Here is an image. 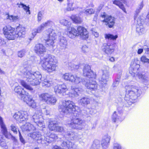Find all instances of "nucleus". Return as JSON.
Masks as SVG:
<instances>
[{"mask_svg": "<svg viewBox=\"0 0 149 149\" xmlns=\"http://www.w3.org/2000/svg\"><path fill=\"white\" fill-rule=\"evenodd\" d=\"M126 93L124 99L125 102L121 101L118 103L117 111H115L113 114L112 120L114 122L118 120L121 121L122 116V109L123 107L128 106L136 101L137 97L141 94V90L137 87L134 86H126Z\"/></svg>", "mask_w": 149, "mask_h": 149, "instance_id": "nucleus-1", "label": "nucleus"}, {"mask_svg": "<svg viewBox=\"0 0 149 149\" xmlns=\"http://www.w3.org/2000/svg\"><path fill=\"white\" fill-rule=\"evenodd\" d=\"M75 104L70 100H65L58 107L59 111L65 114L73 113L72 118L67 123L70 127L73 129L81 130L83 128L84 121L78 117L81 114L80 111L76 110Z\"/></svg>", "mask_w": 149, "mask_h": 149, "instance_id": "nucleus-2", "label": "nucleus"}, {"mask_svg": "<svg viewBox=\"0 0 149 149\" xmlns=\"http://www.w3.org/2000/svg\"><path fill=\"white\" fill-rule=\"evenodd\" d=\"M56 57L49 54L40 60V64L42 69L48 72H51L56 70Z\"/></svg>", "mask_w": 149, "mask_h": 149, "instance_id": "nucleus-3", "label": "nucleus"}, {"mask_svg": "<svg viewBox=\"0 0 149 149\" xmlns=\"http://www.w3.org/2000/svg\"><path fill=\"white\" fill-rule=\"evenodd\" d=\"M21 72L24 74V77L26 78V81L32 86H37L39 84L41 81L42 76L38 71L32 72L27 71L24 68Z\"/></svg>", "mask_w": 149, "mask_h": 149, "instance_id": "nucleus-4", "label": "nucleus"}, {"mask_svg": "<svg viewBox=\"0 0 149 149\" xmlns=\"http://www.w3.org/2000/svg\"><path fill=\"white\" fill-rule=\"evenodd\" d=\"M140 67V65L136 63H134L133 67L130 69V72L134 77L136 75L138 78L142 82H147L149 80V77L145 75L142 74L141 73L136 74L137 71Z\"/></svg>", "mask_w": 149, "mask_h": 149, "instance_id": "nucleus-5", "label": "nucleus"}, {"mask_svg": "<svg viewBox=\"0 0 149 149\" xmlns=\"http://www.w3.org/2000/svg\"><path fill=\"white\" fill-rule=\"evenodd\" d=\"M39 97L41 101L49 104H54L56 102L55 97L47 93H43L39 95Z\"/></svg>", "mask_w": 149, "mask_h": 149, "instance_id": "nucleus-6", "label": "nucleus"}, {"mask_svg": "<svg viewBox=\"0 0 149 149\" xmlns=\"http://www.w3.org/2000/svg\"><path fill=\"white\" fill-rule=\"evenodd\" d=\"M3 33L6 38L9 40H14L16 37V32L10 26H6L3 29Z\"/></svg>", "mask_w": 149, "mask_h": 149, "instance_id": "nucleus-7", "label": "nucleus"}, {"mask_svg": "<svg viewBox=\"0 0 149 149\" xmlns=\"http://www.w3.org/2000/svg\"><path fill=\"white\" fill-rule=\"evenodd\" d=\"M48 123V127L50 130L61 132L64 130L62 127L58 126L57 122L55 120L50 119Z\"/></svg>", "mask_w": 149, "mask_h": 149, "instance_id": "nucleus-8", "label": "nucleus"}, {"mask_svg": "<svg viewBox=\"0 0 149 149\" xmlns=\"http://www.w3.org/2000/svg\"><path fill=\"white\" fill-rule=\"evenodd\" d=\"M83 73L84 76L88 79H95L96 75L91 70V66L88 64H86L83 69Z\"/></svg>", "mask_w": 149, "mask_h": 149, "instance_id": "nucleus-9", "label": "nucleus"}, {"mask_svg": "<svg viewBox=\"0 0 149 149\" xmlns=\"http://www.w3.org/2000/svg\"><path fill=\"white\" fill-rule=\"evenodd\" d=\"M102 74L99 78V84L101 86L104 87L107 84L109 76V72L107 70H102Z\"/></svg>", "mask_w": 149, "mask_h": 149, "instance_id": "nucleus-10", "label": "nucleus"}, {"mask_svg": "<svg viewBox=\"0 0 149 149\" xmlns=\"http://www.w3.org/2000/svg\"><path fill=\"white\" fill-rule=\"evenodd\" d=\"M15 92L20 96L21 99L24 102H26L28 98V93L26 92L22 87L19 86L15 87L14 89Z\"/></svg>", "mask_w": 149, "mask_h": 149, "instance_id": "nucleus-11", "label": "nucleus"}, {"mask_svg": "<svg viewBox=\"0 0 149 149\" xmlns=\"http://www.w3.org/2000/svg\"><path fill=\"white\" fill-rule=\"evenodd\" d=\"M28 117L27 112L24 111H18L15 113L13 116V117L19 123L27 119Z\"/></svg>", "mask_w": 149, "mask_h": 149, "instance_id": "nucleus-12", "label": "nucleus"}, {"mask_svg": "<svg viewBox=\"0 0 149 149\" xmlns=\"http://www.w3.org/2000/svg\"><path fill=\"white\" fill-rule=\"evenodd\" d=\"M95 79L90 78L87 79V81L85 84V86L88 89L91 91H95L97 88V84L93 79Z\"/></svg>", "mask_w": 149, "mask_h": 149, "instance_id": "nucleus-13", "label": "nucleus"}, {"mask_svg": "<svg viewBox=\"0 0 149 149\" xmlns=\"http://www.w3.org/2000/svg\"><path fill=\"white\" fill-rule=\"evenodd\" d=\"M77 36L79 35L81 39L85 40L88 37V33L86 29L81 26L77 28Z\"/></svg>", "mask_w": 149, "mask_h": 149, "instance_id": "nucleus-14", "label": "nucleus"}, {"mask_svg": "<svg viewBox=\"0 0 149 149\" xmlns=\"http://www.w3.org/2000/svg\"><path fill=\"white\" fill-rule=\"evenodd\" d=\"M34 50L35 52L39 56H42L46 52V49L45 46L41 44H37L35 45Z\"/></svg>", "mask_w": 149, "mask_h": 149, "instance_id": "nucleus-15", "label": "nucleus"}, {"mask_svg": "<svg viewBox=\"0 0 149 149\" xmlns=\"http://www.w3.org/2000/svg\"><path fill=\"white\" fill-rule=\"evenodd\" d=\"M102 48V51L107 54H111L114 50L113 45L109 43H104Z\"/></svg>", "mask_w": 149, "mask_h": 149, "instance_id": "nucleus-16", "label": "nucleus"}, {"mask_svg": "<svg viewBox=\"0 0 149 149\" xmlns=\"http://www.w3.org/2000/svg\"><path fill=\"white\" fill-rule=\"evenodd\" d=\"M0 125L1 128V131L3 135L6 138L10 139L12 135L10 133L8 132L5 125L3 122V119L0 116Z\"/></svg>", "mask_w": 149, "mask_h": 149, "instance_id": "nucleus-17", "label": "nucleus"}, {"mask_svg": "<svg viewBox=\"0 0 149 149\" xmlns=\"http://www.w3.org/2000/svg\"><path fill=\"white\" fill-rule=\"evenodd\" d=\"M67 40L65 38L60 36L59 39L58 48L60 51L64 50L67 47Z\"/></svg>", "mask_w": 149, "mask_h": 149, "instance_id": "nucleus-18", "label": "nucleus"}, {"mask_svg": "<svg viewBox=\"0 0 149 149\" xmlns=\"http://www.w3.org/2000/svg\"><path fill=\"white\" fill-rule=\"evenodd\" d=\"M28 135L34 140L41 141L42 143V140H44L43 138H44V137L41 135L40 132H38L30 133L28 134Z\"/></svg>", "mask_w": 149, "mask_h": 149, "instance_id": "nucleus-19", "label": "nucleus"}, {"mask_svg": "<svg viewBox=\"0 0 149 149\" xmlns=\"http://www.w3.org/2000/svg\"><path fill=\"white\" fill-rule=\"evenodd\" d=\"M57 139L58 136L54 134H51L49 136H47L46 137H44V140L42 141V143L47 145L48 143Z\"/></svg>", "mask_w": 149, "mask_h": 149, "instance_id": "nucleus-20", "label": "nucleus"}, {"mask_svg": "<svg viewBox=\"0 0 149 149\" xmlns=\"http://www.w3.org/2000/svg\"><path fill=\"white\" fill-rule=\"evenodd\" d=\"M54 90L56 93H65L68 90V89L65 84H63L55 86Z\"/></svg>", "mask_w": 149, "mask_h": 149, "instance_id": "nucleus-21", "label": "nucleus"}, {"mask_svg": "<svg viewBox=\"0 0 149 149\" xmlns=\"http://www.w3.org/2000/svg\"><path fill=\"white\" fill-rule=\"evenodd\" d=\"M103 22L105 23V25L110 28L113 27L115 24L114 18L110 16H108Z\"/></svg>", "mask_w": 149, "mask_h": 149, "instance_id": "nucleus-22", "label": "nucleus"}, {"mask_svg": "<svg viewBox=\"0 0 149 149\" xmlns=\"http://www.w3.org/2000/svg\"><path fill=\"white\" fill-rule=\"evenodd\" d=\"M64 137L68 139L74 140L77 138V134L72 131H68L64 132Z\"/></svg>", "mask_w": 149, "mask_h": 149, "instance_id": "nucleus-23", "label": "nucleus"}, {"mask_svg": "<svg viewBox=\"0 0 149 149\" xmlns=\"http://www.w3.org/2000/svg\"><path fill=\"white\" fill-rule=\"evenodd\" d=\"M79 104L83 106H85L90 102V99L87 96H85L79 98L78 100Z\"/></svg>", "mask_w": 149, "mask_h": 149, "instance_id": "nucleus-24", "label": "nucleus"}, {"mask_svg": "<svg viewBox=\"0 0 149 149\" xmlns=\"http://www.w3.org/2000/svg\"><path fill=\"white\" fill-rule=\"evenodd\" d=\"M110 139V137L108 135H105L104 136L101 143L103 149H106L108 148Z\"/></svg>", "mask_w": 149, "mask_h": 149, "instance_id": "nucleus-25", "label": "nucleus"}, {"mask_svg": "<svg viewBox=\"0 0 149 149\" xmlns=\"http://www.w3.org/2000/svg\"><path fill=\"white\" fill-rule=\"evenodd\" d=\"M67 35L69 38H73L77 36V31L74 27H69L68 29Z\"/></svg>", "mask_w": 149, "mask_h": 149, "instance_id": "nucleus-26", "label": "nucleus"}, {"mask_svg": "<svg viewBox=\"0 0 149 149\" xmlns=\"http://www.w3.org/2000/svg\"><path fill=\"white\" fill-rule=\"evenodd\" d=\"M83 90L81 88H75L72 87L71 92L69 93V95L72 97H77L78 96V93L81 92Z\"/></svg>", "mask_w": 149, "mask_h": 149, "instance_id": "nucleus-27", "label": "nucleus"}, {"mask_svg": "<svg viewBox=\"0 0 149 149\" xmlns=\"http://www.w3.org/2000/svg\"><path fill=\"white\" fill-rule=\"evenodd\" d=\"M32 121L35 123H37L42 119V113L40 111H36L35 113L32 116Z\"/></svg>", "mask_w": 149, "mask_h": 149, "instance_id": "nucleus-28", "label": "nucleus"}, {"mask_svg": "<svg viewBox=\"0 0 149 149\" xmlns=\"http://www.w3.org/2000/svg\"><path fill=\"white\" fill-rule=\"evenodd\" d=\"M62 146L63 147H67L68 149H77L76 145L68 141H63L62 142Z\"/></svg>", "mask_w": 149, "mask_h": 149, "instance_id": "nucleus-29", "label": "nucleus"}, {"mask_svg": "<svg viewBox=\"0 0 149 149\" xmlns=\"http://www.w3.org/2000/svg\"><path fill=\"white\" fill-rule=\"evenodd\" d=\"M136 32L139 35H141L144 34L146 32V30L143 25H136Z\"/></svg>", "mask_w": 149, "mask_h": 149, "instance_id": "nucleus-30", "label": "nucleus"}, {"mask_svg": "<svg viewBox=\"0 0 149 149\" xmlns=\"http://www.w3.org/2000/svg\"><path fill=\"white\" fill-rule=\"evenodd\" d=\"M15 32L16 38L18 37L23 38L24 37L26 33L25 28L24 27H22L19 29H17V31Z\"/></svg>", "mask_w": 149, "mask_h": 149, "instance_id": "nucleus-31", "label": "nucleus"}, {"mask_svg": "<svg viewBox=\"0 0 149 149\" xmlns=\"http://www.w3.org/2000/svg\"><path fill=\"white\" fill-rule=\"evenodd\" d=\"M57 31L51 29L48 30V37L56 39L57 38Z\"/></svg>", "mask_w": 149, "mask_h": 149, "instance_id": "nucleus-32", "label": "nucleus"}, {"mask_svg": "<svg viewBox=\"0 0 149 149\" xmlns=\"http://www.w3.org/2000/svg\"><path fill=\"white\" fill-rule=\"evenodd\" d=\"M70 18L76 24H80L82 21V19L78 15H72Z\"/></svg>", "mask_w": 149, "mask_h": 149, "instance_id": "nucleus-33", "label": "nucleus"}, {"mask_svg": "<svg viewBox=\"0 0 149 149\" xmlns=\"http://www.w3.org/2000/svg\"><path fill=\"white\" fill-rule=\"evenodd\" d=\"M144 3L143 1L140 2L138 4V6L135 10V13L134 15V19H135L136 16H137L141 12L144 6Z\"/></svg>", "mask_w": 149, "mask_h": 149, "instance_id": "nucleus-34", "label": "nucleus"}, {"mask_svg": "<svg viewBox=\"0 0 149 149\" xmlns=\"http://www.w3.org/2000/svg\"><path fill=\"white\" fill-rule=\"evenodd\" d=\"M28 104L29 105L33 108H35L36 107V103L34 101L32 98L29 97L28 95V98H27L26 102H25Z\"/></svg>", "mask_w": 149, "mask_h": 149, "instance_id": "nucleus-35", "label": "nucleus"}, {"mask_svg": "<svg viewBox=\"0 0 149 149\" xmlns=\"http://www.w3.org/2000/svg\"><path fill=\"white\" fill-rule=\"evenodd\" d=\"M113 4L118 6L124 12L126 13L124 5L119 0H115L113 1Z\"/></svg>", "mask_w": 149, "mask_h": 149, "instance_id": "nucleus-36", "label": "nucleus"}, {"mask_svg": "<svg viewBox=\"0 0 149 149\" xmlns=\"http://www.w3.org/2000/svg\"><path fill=\"white\" fill-rule=\"evenodd\" d=\"M73 78L72 79L71 82L74 83L76 84H78L80 83L82 81L81 77H78V76L74 75L73 76Z\"/></svg>", "mask_w": 149, "mask_h": 149, "instance_id": "nucleus-37", "label": "nucleus"}, {"mask_svg": "<svg viewBox=\"0 0 149 149\" xmlns=\"http://www.w3.org/2000/svg\"><path fill=\"white\" fill-rule=\"evenodd\" d=\"M67 7L66 8L68 11L72 10H74L73 6L74 4V0H67Z\"/></svg>", "mask_w": 149, "mask_h": 149, "instance_id": "nucleus-38", "label": "nucleus"}, {"mask_svg": "<svg viewBox=\"0 0 149 149\" xmlns=\"http://www.w3.org/2000/svg\"><path fill=\"white\" fill-rule=\"evenodd\" d=\"M73 75L70 73H66L63 75L62 77L65 80L71 82V79L73 78Z\"/></svg>", "mask_w": 149, "mask_h": 149, "instance_id": "nucleus-39", "label": "nucleus"}, {"mask_svg": "<svg viewBox=\"0 0 149 149\" xmlns=\"http://www.w3.org/2000/svg\"><path fill=\"white\" fill-rule=\"evenodd\" d=\"M20 83L21 85L26 89L30 91L33 90V88L29 85L28 84L24 81L21 80Z\"/></svg>", "mask_w": 149, "mask_h": 149, "instance_id": "nucleus-40", "label": "nucleus"}, {"mask_svg": "<svg viewBox=\"0 0 149 149\" xmlns=\"http://www.w3.org/2000/svg\"><path fill=\"white\" fill-rule=\"evenodd\" d=\"M55 40L48 37V38L45 40L46 44L49 46H52L53 47L54 43V41Z\"/></svg>", "mask_w": 149, "mask_h": 149, "instance_id": "nucleus-41", "label": "nucleus"}, {"mask_svg": "<svg viewBox=\"0 0 149 149\" xmlns=\"http://www.w3.org/2000/svg\"><path fill=\"white\" fill-rule=\"evenodd\" d=\"M100 146L99 141L98 140H95L91 146V149H99Z\"/></svg>", "mask_w": 149, "mask_h": 149, "instance_id": "nucleus-42", "label": "nucleus"}, {"mask_svg": "<svg viewBox=\"0 0 149 149\" xmlns=\"http://www.w3.org/2000/svg\"><path fill=\"white\" fill-rule=\"evenodd\" d=\"M42 85L47 87H49L52 85V81L48 80L47 79H45L42 82Z\"/></svg>", "mask_w": 149, "mask_h": 149, "instance_id": "nucleus-43", "label": "nucleus"}, {"mask_svg": "<svg viewBox=\"0 0 149 149\" xmlns=\"http://www.w3.org/2000/svg\"><path fill=\"white\" fill-rule=\"evenodd\" d=\"M118 37V36L117 35L114 36L110 34H106L105 35V38L110 40H116Z\"/></svg>", "mask_w": 149, "mask_h": 149, "instance_id": "nucleus-44", "label": "nucleus"}, {"mask_svg": "<svg viewBox=\"0 0 149 149\" xmlns=\"http://www.w3.org/2000/svg\"><path fill=\"white\" fill-rule=\"evenodd\" d=\"M44 14V12L43 11H40L38 13L37 15V21L38 22H40L42 19L43 15Z\"/></svg>", "mask_w": 149, "mask_h": 149, "instance_id": "nucleus-45", "label": "nucleus"}, {"mask_svg": "<svg viewBox=\"0 0 149 149\" xmlns=\"http://www.w3.org/2000/svg\"><path fill=\"white\" fill-rule=\"evenodd\" d=\"M19 17L17 16L8 15L7 19H9L12 22H15L19 19Z\"/></svg>", "mask_w": 149, "mask_h": 149, "instance_id": "nucleus-46", "label": "nucleus"}, {"mask_svg": "<svg viewBox=\"0 0 149 149\" xmlns=\"http://www.w3.org/2000/svg\"><path fill=\"white\" fill-rule=\"evenodd\" d=\"M60 23L66 26H69L71 24L70 22L65 19H62L60 20Z\"/></svg>", "mask_w": 149, "mask_h": 149, "instance_id": "nucleus-47", "label": "nucleus"}, {"mask_svg": "<svg viewBox=\"0 0 149 149\" xmlns=\"http://www.w3.org/2000/svg\"><path fill=\"white\" fill-rule=\"evenodd\" d=\"M86 110L87 113L90 114H93L95 113L96 112V110L95 109L91 108H86Z\"/></svg>", "mask_w": 149, "mask_h": 149, "instance_id": "nucleus-48", "label": "nucleus"}, {"mask_svg": "<svg viewBox=\"0 0 149 149\" xmlns=\"http://www.w3.org/2000/svg\"><path fill=\"white\" fill-rule=\"evenodd\" d=\"M37 33H38V30L36 28L33 29L32 31V37L31 38H29V40H32L36 35Z\"/></svg>", "mask_w": 149, "mask_h": 149, "instance_id": "nucleus-49", "label": "nucleus"}, {"mask_svg": "<svg viewBox=\"0 0 149 149\" xmlns=\"http://www.w3.org/2000/svg\"><path fill=\"white\" fill-rule=\"evenodd\" d=\"M141 61L144 63H149V59L148 58L146 57L144 55H143L141 57Z\"/></svg>", "mask_w": 149, "mask_h": 149, "instance_id": "nucleus-50", "label": "nucleus"}, {"mask_svg": "<svg viewBox=\"0 0 149 149\" xmlns=\"http://www.w3.org/2000/svg\"><path fill=\"white\" fill-rule=\"evenodd\" d=\"M28 126H29V125H27V123H26L24 125H23L22 127V130L24 132H29Z\"/></svg>", "mask_w": 149, "mask_h": 149, "instance_id": "nucleus-51", "label": "nucleus"}, {"mask_svg": "<svg viewBox=\"0 0 149 149\" xmlns=\"http://www.w3.org/2000/svg\"><path fill=\"white\" fill-rule=\"evenodd\" d=\"M120 81V77H118L116 79L115 81L114 82L112 85V86L113 88L115 87L118 86L119 82Z\"/></svg>", "mask_w": 149, "mask_h": 149, "instance_id": "nucleus-52", "label": "nucleus"}, {"mask_svg": "<svg viewBox=\"0 0 149 149\" xmlns=\"http://www.w3.org/2000/svg\"><path fill=\"white\" fill-rule=\"evenodd\" d=\"M84 13L86 15H88L94 13V11L93 9L91 8L86 10Z\"/></svg>", "mask_w": 149, "mask_h": 149, "instance_id": "nucleus-53", "label": "nucleus"}, {"mask_svg": "<svg viewBox=\"0 0 149 149\" xmlns=\"http://www.w3.org/2000/svg\"><path fill=\"white\" fill-rule=\"evenodd\" d=\"M36 123L40 127L45 128V124L42 120Z\"/></svg>", "mask_w": 149, "mask_h": 149, "instance_id": "nucleus-54", "label": "nucleus"}, {"mask_svg": "<svg viewBox=\"0 0 149 149\" xmlns=\"http://www.w3.org/2000/svg\"><path fill=\"white\" fill-rule=\"evenodd\" d=\"M137 16H137H136V18H135V19L134 18V20H135V22H136V23H137V24H138L139 25H142V19H141V18L140 17H138L137 19H136V17Z\"/></svg>", "mask_w": 149, "mask_h": 149, "instance_id": "nucleus-55", "label": "nucleus"}, {"mask_svg": "<svg viewBox=\"0 0 149 149\" xmlns=\"http://www.w3.org/2000/svg\"><path fill=\"white\" fill-rule=\"evenodd\" d=\"M10 129L13 133L15 134H17V131L16 127L13 125H12L10 126Z\"/></svg>", "mask_w": 149, "mask_h": 149, "instance_id": "nucleus-56", "label": "nucleus"}, {"mask_svg": "<svg viewBox=\"0 0 149 149\" xmlns=\"http://www.w3.org/2000/svg\"><path fill=\"white\" fill-rule=\"evenodd\" d=\"M25 51L24 50L18 52V56L21 58L23 57L25 55Z\"/></svg>", "mask_w": 149, "mask_h": 149, "instance_id": "nucleus-57", "label": "nucleus"}, {"mask_svg": "<svg viewBox=\"0 0 149 149\" xmlns=\"http://www.w3.org/2000/svg\"><path fill=\"white\" fill-rule=\"evenodd\" d=\"M45 22L47 27H52L54 25V23L51 20H47Z\"/></svg>", "mask_w": 149, "mask_h": 149, "instance_id": "nucleus-58", "label": "nucleus"}, {"mask_svg": "<svg viewBox=\"0 0 149 149\" xmlns=\"http://www.w3.org/2000/svg\"><path fill=\"white\" fill-rule=\"evenodd\" d=\"M27 125H29L28 128L29 129V131H33L36 129V127L33 125L31 124L30 123H27Z\"/></svg>", "mask_w": 149, "mask_h": 149, "instance_id": "nucleus-59", "label": "nucleus"}, {"mask_svg": "<svg viewBox=\"0 0 149 149\" xmlns=\"http://www.w3.org/2000/svg\"><path fill=\"white\" fill-rule=\"evenodd\" d=\"M114 149H122L120 145L117 143H115L113 145Z\"/></svg>", "mask_w": 149, "mask_h": 149, "instance_id": "nucleus-60", "label": "nucleus"}, {"mask_svg": "<svg viewBox=\"0 0 149 149\" xmlns=\"http://www.w3.org/2000/svg\"><path fill=\"white\" fill-rule=\"evenodd\" d=\"M70 66L71 68H73L72 69H78L80 66V64L78 65L72 64V65H71Z\"/></svg>", "mask_w": 149, "mask_h": 149, "instance_id": "nucleus-61", "label": "nucleus"}, {"mask_svg": "<svg viewBox=\"0 0 149 149\" xmlns=\"http://www.w3.org/2000/svg\"><path fill=\"white\" fill-rule=\"evenodd\" d=\"M23 8L24 10L26 11V13L28 12L29 14H30V12L29 10L30 8L28 6H27L26 5H24Z\"/></svg>", "mask_w": 149, "mask_h": 149, "instance_id": "nucleus-62", "label": "nucleus"}, {"mask_svg": "<svg viewBox=\"0 0 149 149\" xmlns=\"http://www.w3.org/2000/svg\"><path fill=\"white\" fill-rule=\"evenodd\" d=\"M82 50L84 53H86L88 51L89 49L86 45H85L82 47Z\"/></svg>", "mask_w": 149, "mask_h": 149, "instance_id": "nucleus-63", "label": "nucleus"}, {"mask_svg": "<svg viewBox=\"0 0 149 149\" xmlns=\"http://www.w3.org/2000/svg\"><path fill=\"white\" fill-rule=\"evenodd\" d=\"M143 50L144 49L145 53L149 49V44H146L145 45H144L143 46Z\"/></svg>", "mask_w": 149, "mask_h": 149, "instance_id": "nucleus-64", "label": "nucleus"}]
</instances>
